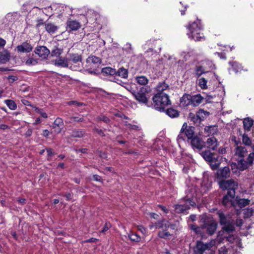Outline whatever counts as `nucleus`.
I'll use <instances>...</instances> for the list:
<instances>
[{"mask_svg": "<svg viewBox=\"0 0 254 254\" xmlns=\"http://www.w3.org/2000/svg\"><path fill=\"white\" fill-rule=\"evenodd\" d=\"M135 81L139 85H146L148 83V78L145 76H136L135 77Z\"/></svg>", "mask_w": 254, "mask_h": 254, "instance_id": "30", "label": "nucleus"}, {"mask_svg": "<svg viewBox=\"0 0 254 254\" xmlns=\"http://www.w3.org/2000/svg\"><path fill=\"white\" fill-rule=\"evenodd\" d=\"M250 202V200L248 199H239L238 200V204L239 206L242 208L248 205Z\"/></svg>", "mask_w": 254, "mask_h": 254, "instance_id": "42", "label": "nucleus"}, {"mask_svg": "<svg viewBox=\"0 0 254 254\" xmlns=\"http://www.w3.org/2000/svg\"><path fill=\"white\" fill-rule=\"evenodd\" d=\"M215 241L214 240H211L209 242L206 243L207 245L208 250H210L213 246L215 244Z\"/></svg>", "mask_w": 254, "mask_h": 254, "instance_id": "58", "label": "nucleus"}, {"mask_svg": "<svg viewBox=\"0 0 254 254\" xmlns=\"http://www.w3.org/2000/svg\"><path fill=\"white\" fill-rule=\"evenodd\" d=\"M203 100V98L199 94L191 96V105L197 106L202 103Z\"/></svg>", "mask_w": 254, "mask_h": 254, "instance_id": "24", "label": "nucleus"}, {"mask_svg": "<svg viewBox=\"0 0 254 254\" xmlns=\"http://www.w3.org/2000/svg\"><path fill=\"white\" fill-rule=\"evenodd\" d=\"M111 227V224L109 222H106L105 224V225H104L103 229L101 230V232L103 233H105L107 230H108Z\"/></svg>", "mask_w": 254, "mask_h": 254, "instance_id": "52", "label": "nucleus"}, {"mask_svg": "<svg viewBox=\"0 0 254 254\" xmlns=\"http://www.w3.org/2000/svg\"><path fill=\"white\" fill-rule=\"evenodd\" d=\"M209 115V112L204 111L202 109H199L196 114L190 113L189 114L188 118L190 120L193 122L194 124L198 125L200 122Z\"/></svg>", "mask_w": 254, "mask_h": 254, "instance_id": "8", "label": "nucleus"}, {"mask_svg": "<svg viewBox=\"0 0 254 254\" xmlns=\"http://www.w3.org/2000/svg\"><path fill=\"white\" fill-rule=\"evenodd\" d=\"M169 86L167 84L165 83L164 82H160L157 86H156V93H162L165 94L164 92V91L166 90L167 88H168Z\"/></svg>", "mask_w": 254, "mask_h": 254, "instance_id": "31", "label": "nucleus"}, {"mask_svg": "<svg viewBox=\"0 0 254 254\" xmlns=\"http://www.w3.org/2000/svg\"><path fill=\"white\" fill-rule=\"evenodd\" d=\"M150 88L147 86L140 87L137 91L133 90L131 92L135 100L139 103L147 105L149 98L147 97V94L150 93Z\"/></svg>", "mask_w": 254, "mask_h": 254, "instance_id": "5", "label": "nucleus"}, {"mask_svg": "<svg viewBox=\"0 0 254 254\" xmlns=\"http://www.w3.org/2000/svg\"><path fill=\"white\" fill-rule=\"evenodd\" d=\"M235 154L241 158H243L247 154V150L245 147L237 146Z\"/></svg>", "mask_w": 254, "mask_h": 254, "instance_id": "33", "label": "nucleus"}, {"mask_svg": "<svg viewBox=\"0 0 254 254\" xmlns=\"http://www.w3.org/2000/svg\"><path fill=\"white\" fill-rule=\"evenodd\" d=\"M54 64L55 65L58 66H61L63 67H69L72 70H77L79 69V67L76 66H69V64L68 63L67 58L60 57L58 59L54 61Z\"/></svg>", "mask_w": 254, "mask_h": 254, "instance_id": "11", "label": "nucleus"}, {"mask_svg": "<svg viewBox=\"0 0 254 254\" xmlns=\"http://www.w3.org/2000/svg\"><path fill=\"white\" fill-rule=\"evenodd\" d=\"M201 155L205 161L208 162L209 161L212 160V157L215 156L216 155L214 153H212L210 149H208L202 151L201 153Z\"/></svg>", "mask_w": 254, "mask_h": 254, "instance_id": "27", "label": "nucleus"}, {"mask_svg": "<svg viewBox=\"0 0 254 254\" xmlns=\"http://www.w3.org/2000/svg\"><path fill=\"white\" fill-rule=\"evenodd\" d=\"M94 131L97 132L98 134H99L101 136H105V134L104 131L101 129L97 128H94L93 129Z\"/></svg>", "mask_w": 254, "mask_h": 254, "instance_id": "57", "label": "nucleus"}, {"mask_svg": "<svg viewBox=\"0 0 254 254\" xmlns=\"http://www.w3.org/2000/svg\"><path fill=\"white\" fill-rule=\"evenodd\" d=\"M45 29L49 33H54L58 30V27L52 23H47L45 24Z\"/></svg>", "mask_w": 254, "mask_h": 254, "instance_id": "36", "label": "nucleus"}, {"mask_svg": "<svg viewBox=\"0 0 254 254\" xmlns=\"http://www.w3.org/2000/svg\"><path fill=\"white\" fill-rule=\"evenodd\" d=\"M196 193L195 190L191 188L187 192L186 195L182 200V203L175 205V211L177 213H184L190 208V206L195 205Z\"/></svg>", "mask_w": 254, "mask_h": 254, "instance_id": "1", "label": "nucleus"}, {"mask_svg": "<svg viewBox=\"0 0 254 254\" xmlns=\"http://www.w3.org/2000/svg\"><path fill=\"white\" fill-rule=\"evenodd\" d=\"M68 63L72 62L74 64H78L81 63L82 61V57L81 55L77 54H70L69 58H67Z\"/></svg>", "mask_w": 254, "mask_h": 254, "instance_id": "23", "label": "nucleus"}, {"mask_svg": "<svg viewBox=\"0 0 254 254\" xmlns=\"http://www.w3.org/2000/svg\"><path fill=\"white\" fill-rule=\"evenodd\" d=\"M242 141L243 143L247 146H250L252 145V141L248 136L245 133L242 135Z\"/></svg>", "mask_w": 254, "mask_h": 254, "instance_id": "43", "label": "nucleus"}, {"mask_svg": "<svg viewBox=\"0 0 254 254\" xmlns=\"http://www.w3.org/2000/svg\"><path fill=\"white\" fill-rule=\"evenodd\" d=\"M226 240L231 243H233L235 240V237L233 235H229L226 237Z\"/></svg>", "mask_w": 254, "mask_h": 254, "instance_id": "61", "label": "nucleus"}, {"mask_svg": "<svg viewBox=\"0 0 254 254\" xmlns=\"http://www.w3.org/2000/svg\"><path fill=\"white\" fill-rule=\"evenodd\" d=\"M231 174L230 169L229 166H225L217 170L216 173V177L219 181L224 180L230 177Z\"/></svg>", "mask_w": 254, "mask_h": 254, "instance_id": "10", "label": "nucleus"}, {"mask_svg": "<svg viewBox=\"0 0 254 254\" xmlns=\"http://www.w3.org/2000/svg\"><path fill=\"white\" fill-rule=\"evenodd\" d=\"M206 243L204 244L201 241H197L196 245V250L199 254H202L205 251L208 250Z\"/></svg>", "mask_w": 254, "mask_h": 254, "instance_id": "26", "label": "nucleus"}, {"mask_svg": "<svg viewBox=\"0 0 254 254\" xmlns=\"http://www.w3.org/2000/svg\"><path fill=\"white\" fill-rule=\"evenodd\" d=\"M17 51L20 53H29L32 51L33 47L27 42H23L16 47Z\"/></svg>", "mask_w": 254, "mask_h": 254, "instance_id": "15", "label": "nucleus"}, {"mask_svg": "<svg viewBox=\"0 0 254 254\" xmlns=\"http://www.w3.org/2000/svg\"><path fill=\"white\" fill-rule=\"evenodd\" d=\"M194 136V127L188 126L186 123H184L178 136V139L185 140L186 137L188 139H191Z\"/></svg>", "mask_w": 254, "mask_h": 254, "instance_id": "6", "label": "nucleus"}, {"mask_svg": "<svg viewBox=\"0 0 254 254\" xmlns=\"http://www.w3.org/2000/svg\"><path fill=\"white\" fill-rule=\"evenodd\" d=\"M168 221L166 220L160 221L155 224L156 228L167 229V224Z\"/></svg>", "mask_w": 254, "mask_h": 254, "instance_id": "40", "label": "nucleus"}, {"mask_svg": "<svg viewBox=\"0 0 254 254\" xmlns=\"http://www.w3.org/2000/svg\"><path fill=\"white\" fill-rule=\"evenodd\" d=\"M85 132L82 130L73 129L70 134L71 137L81 138L84 136Z\"/></svg>", "mask_w": 254, "mask_h": 254, "instance_id": "35", "label": "nucleus"}, {"mask_svg": "<svg viewBox=\"0 0 254 254\" xmlns=\"http://www.w3.org/2000/svg\"><path fill=\"white\" fill-rule=\"evenodd\" d=\"M205 142V145L210 150H216L219 145V142L214 136L208 138Z\"/></svg>", "mask_w": 254, "mask_h": 254, "instance_id": "16", "label": "nucleus"}, {"mask_svg": "<svg viewBox=\"0 0 254 254\" xmlns=\"http://www.w3.org/2000/svg\"><path fill=\"white\" fill-rule=\"evenodd\" d=\"M191 144L193 148H195L199 150L205 146V142L197 136H195L191 139Z\"/></svg>", "mask_w": 254, "mask_h": 254, "instance_id": "14", "label": "nucleus"}, {"mask_svg": "<svg viewBox=\"0 0 254 254\" xmlns=\"http://www.w3.org/2000/svg\"><path fill=\"white\" fill-rule=\"evenodd\" d=\"M216 127L215 126H206L204 127V130L205 133L207 135H209L210 134L212 133V130L215 128Z\"/></svg>", "mask_w": 254, "mask_h": 254, "instance_id": "49", "label": "nucleus"}, {"mask_svg": "<svg viewBox=\"0 0 254 254\" xmlns=\"http://www.w3.org/2000/svg\"><path fill=\"white\" fill-rule=\"evenodd\" d=\"M38 63V60L33 58H29L26 62V64L28 65H36Z\"/></svg>", "mask_w": 254, "mask_h": 254, "instance_id": "50", "label": "nucleus"}, {"mask_svg": "<svg viewBox=\"0 0 254 254\" xmlns=\"http://www.w3.org/2000/svg\"><path fill=\"white\" fill-rule=\"evenodd\" d=\"M128 238L131 241L135 242H139L141 241V237L138 234L132 232L128 234Z\"/></svg>", "mask_w": 254, "mask_h": 254, "instance_id": "39", "label": "nucleus"}, {"mask_svg": "<svg viewBox=\"0 0 254 254\" xmlns=\"http://www.w3.org/2000/svg\"><path fill=\"white\" fill-rule=\"evenodd\" d=\"M219 185L223 190H227V192H229L232 196L235 195V190L238 187V184L233 180L219 181Z\"/></svg>", "mask_w": 254, "mask_h": 254, "instance_id": "7", "label": "nucleus"}, {"mask_svg": "<svg viewBox=\"0 0 254 254\" xmlns=\"http://www.w3.org/2000/svg\"><path fill=\"white\" fill-rule=\"evenodd\" d=\"M212 160L209 161L208 162L209 163V165L212 170H216L220 166L221 162V159L217 155H215L212 157Z\"/></svg>", "mask_w": 254, "mask_h": 254, "instance_id": "18", "label": "nucleus"}, {"mask_svg": "<svg viewBox=\"0 0 254 254\" xmlns=\"http://www.w3.org/2000/svg\"><path fill=\"white\" fill-rule=\"evenodd\" d=\"M254 121L250 118L244 119L243 121L244 128L246 131H249L253 125Z\"/></svg>", "mask_w": 254, "mask_h": 254, "instance_id": "29", "label": "nucleus"}, {"mask_svg": "<svg viewBox=\"0 0 254 254\" xmlns=\"http://www.w3.org/2000/svg\"><path fill=\"white\" fill-rule=\"evenodd\" d=\"M217 223L213 219H207L204 221L202 228L205 229L209 235H212L216 230Z\"/></svg>", "mask_w": 254, "mask_h": 254, "instance_id": "9", "label": "nucleus"}, {"mask_svg": "<svg viewBox=\"0 0 254 254\" xmlns=\"http://www.w3.org/2000/svg\"><path fill=\"white\" fill-rule=\"evenodd\" d=\"M63 50L62 48H59L58 47H55L51 52V56L53 57L58 58L60 57V55L63 53Z\"/></svg>", "mask_w": 254, "mask_h": 254, "instance_id": "37", "label": "nucleus"}, {"mask_svg": "<svg viewBox=\"0 0 254 254\" xmlns=\"http://www.w3.org/2000/svg\"><path fill=\"white\" fill-rule=\"evenodd\" d=\"M81 27L80 23L75 20H68L66 22V28L69 31L77 30Z\"/></svg>", "mask_w": 254, "mask_h": 254, "instance_id": "21", "label": "nucleus"}, {"mask_svg": "<svg viewBox=\"0 0 254 254\" xmlns=\"http://www.w3.org/2000/svg\"><path fill=\"white\" fill-rule=\"evenodd\" d=\"M67 104L69 105H75L77 106H80L82 105V104L81 103L78 102L77 101H71L68 102L67 103Z\"/></svg>", "mask_w": 254, "mask_h": 254, "instance_id": "62", "label": "nucleus"}, {"mask_svg": "<svg viewBox=\"0 0 254 254\" xmlns=\"http://www.w3.org/2000/svg\"><path fill=\"white\" fill-rule=\"evenodd\" d=\"M87 61H91V62L94 64H100L101 63V60L100 58L94 56H91L89 57L87 59Z\"/></svg>", "mask_w": 254, "mask_h": 254, "instance_id": "41", "label": "nucleus"}, {"mask_svg": "<svg viewBox=\"0 0 254 254\" xmlns=\"http://www.w3.org/2000/svg\"><path fill=\"white\" fill-rule=\"evenodd\" d=\"M252 152L249 155V160L250 162H254V145L252 146Z\"/></svg>", "mask_w": 254, "mask_h": 254, "instance_id": "53", "label": "nucleus"}, {"mask_svg": "<svg viewBox=\"0 0 254 254\" xmlns=\"http://www.w3.org/2000/svg\"><path fill=\"white\" fill-rule=\"evenodd\" d=\"M128 72L127 69L124 68V67L119 68L118 70H116L115 79L117 80V81L115 82L120 85H122V83H123V82L117 77H120L124 79H127L128 77Z\"/></svg>", "mask_w": 254, "mask_h": 254, "instance_id": "12", "label": "nucleus"}, {"mask_svg": "<svg viewBox=\"0 0 254 254\" xmlns=\"http://www.w3.org/2000/svg\"><path fill=\"white\" fill-rule=\"evenodd\" d=\"M48 156H52L55 154V153L53 151V149L51 148H47L46 149Z\"/></svg>", "mask_w": 254, "mask_h": 254, "instance_id": "60", "label": "nucleus"}, {"mask_svg": "<svg viewBox=\"0 0 254 254\" xmlns=\"http://www.w3.org/2000/svg\"><path fill=\"white\" fill-rule=\"evenodd\" d=\"M166 114L172 118H177L179 116V112L178 110L170 108L166 110Z\"/></svg>", "mask_w": 254, "mask_h": 254, "instance_id": "34", "label": "nucleus"}, {"mask_svg": "<svg viewBox=\"0 0 254 254\" xmlns=\"http://www.w3.org/2000/svg\"><path fill=\"white\" fill-rule=\"evenodd\" d=\"M167 229H164L162 231L158 232V236L162 239H167L169 236H171L169 232L167 231Z\"/></svg>", "mask_w": 254, "mask_h": 254, "instance_id": "44", "label": "nucleus"}, {"mask_svg": "<svg viewBox=\"0 0 254 254\" xmlns=\"http://www.w3.org/2000/svg\"><path fill=\"white\" fill-rule=\"evenodd\" d=\"M235 195H231L229 192L223 197L222 204L226 207H230L234 205V199Z\"/></svg>", "mask_w": 254, "mask_h": 254, "instance_id": "17", "label": "nucleus"}, {"mask_svg": "<svg viewBox=\"0 0 254 254\" xmlns=\"http://www.w3.org/2000/svg\"><path fill=\"white\" fill-rule=\"evenodd\" d=\"M10 53L7 50H4L0 53V63L5 64L10 59Z\"/></svg>", "mask_w": 254, "mask_h": 254, "instance_id": "25", "label": "nucleus"}, {"mask_svg": "<svg viewBox=\"0 0 254 254\" xmlns=\"http://www.w3.org/2000/svg\"><path fill=\"white\" fill-rule=\"evenodd\" d=\"M249 160V156H248L247 160L243 158L240 159L238 162V167L242 171L245 170L249 165H252L254 163L250 162Z\"/></svg>", "mask_w": 254, "mask_h": 254, "instance_id": "20", "label": "nucleus"}, {"mask_svg": "<svg viewBox=\"0 0 254 254\" xmlns=\"http://www.w3.org/2000/svg\"><path fill=\"white\" fill-rule=\"evenodd\" d=\"M219 254H227L228 250L225 247H221L218 250Z\"/></svg>", "mask_w": 254, "mask_h": 254, "instance_id": "55", "label": "nucleus"}, {"mask_svg": "<svg viewBox=\"0 0 254 254\" xmlns=\"http://www.w3.org/2000/svg\"><path fill=\"white\" fill-rule=\"evenodd\" d=\"M93 180L97 182H102V179L101 176L98 175H93Z\"/></svg>", "mask_w": 254, "mask_h": 254, "instance_id": "63", "label": "nucleus"}, {"mask_svg": "<svg viewBox=\"0 0 254 254\" xmlns=\"http://www.w3.org/2000/svg\"><path fill=\"white\" fill-rule=\"evenodd\" d=\"M64 123L62 119L61 118H57L54 122L53 128L55 129V131L56 133H60L63 127Z\"/></svg>", "mask_w": 254, "mask_h": 254, "instance_id": "22", "label": "nucleus"}, {"mask_svg": "<svg viewBox=\"0 0 254 254\" xmlns=\"http://www.w3.org/2000/svg\"><path fill=\"white\" fill-rule=\"evenodd\" d=\"M191 95L185 94L180 99V106L183 107L191 105Z\"/></svg>", "mask_w": 254, "mask_h": 254, "instance_id": "19", "label": "nucleus"}, {"mask_svg": "<svg viewBox=\"0 0 254 254\" xmlns=\"http://www.w3.org/2000/svg\"><path fill=\"white\" fill-rule=\"evenodd\" d=\"M170 228L172 230H176L177 229V226L175 224H170L169 222L168 221L167 224V229Z\"/></svg>", "mask_w": 254, "mask_h": 254, "instance_id": "59", "label": "nucleus"}, {"mask_svg": "<svg viewBox=\"0 0 254 254\" xmlns=\"http://www.w3.org/2000/svg\"><path fill=\"white\" fill-rule=\"evenodd\" d=\"M217 215L219 218L220 224L223 226L222 229L224 232L230 233L235 231L234 220L229 215L225 214L221 210L217 212Z\"/></svg>", "mask_w": 254, "mask_h": 254, "instance_id": "2", "label": "nucleus"}, {"mask_svg": "<svg viewBox=\"0 0 254 254\" xmlns=\"http://www.w3.org/2000/svg\"><path fill=\"white\" fill-rule=\"evenodd\" d=\"M4 102L9 108V109L11 110H15L16 109L17 105L13 100L7 99L5 100Z\"/></svg>", "mask_w": 254, "mask_h": 254, "instance_id": "38", "label": "nucleus"}, {"mask_svg": "<svg viewBox=\"0 0 254 254\" xmlns=\"http://www.w3.org/2000/svg\"><path fill=\"white\" fill-rule=\"evenodd\" d=\"M36 28H39L41 25L44 24L43 20L41 18L37 20Z\"/></svg>", "mask_w": 254, "mask_h": 254, "instance_id": "64", "label": "nucleus"}, {"mask_svg": "<svg viewBox=\"0 0 254 254\" xmlns=\"http://www.w3.org/2000/svg\"><path fill=\"white\" fill-rule=\"evenodd\" d=\"M188 28L190 31V33L188 34L189 38L196 41L204 39L203 33L200 32L202 26L199 21H194L189 26Z\"/></svg>", "mask_w": 254, "mask_h": 254, "instance_id": "4", "label": "nucleus"}, {"mask_svg": "<svg viewBox=\"0 0 254 254\" xmlns=\"http://www.w3.org/2000/svg\"><path fill=\"white\" fill-rule=\"evenodd\" d=\"M232 65L233 69L236 71V72H237L241 68V65H239L236 62L233 63Z\"/></svg>", "mask_w": 254, "mask_h": 254, "instance_id": "56", "label": "nucleus"}, {"mask_svg": "<svg viewBox=\"0 0 254 254\" xmlns=\"http://www.w3.org/2000/svg\"><path fill=\"white\" fill-rule=\"evenodd\" d=\"M191 229L193 230L196 234H199L201 233L202 226L198 227L196 225H191L190 226Z\"/></svg>", "mask_w": 254, "mask_h": 254, "instance_id": "47", "label": "nucleus"}, {"mask_svg": "<svg viewBox=\"0 0 254 254\" xmlns=\"http://www.w3.org/2000/svg\"><path fill=\"white\" fill-rule=\"evenodd\" d=\"M35 53L38 55L39 57L46 59L50 54V50L44 46H39L35 48Z\"/></svg>", "mask_w": 254, "mask_h": 254, "instance_id": "13", "label": "nucleus"}, {"mask_svg": "<svg viewBox=\"0 0 254 254\" xmlns=\"http://www.w3.org/2000/svg\"><path fill=\"white\" fill-rule=\"evenodd\" d=\"M102 72L107 75H110L114 76V78H115V73H116V69L115 68H113L111 67H106L102 68Z\"/></svg>", "mask_w": 254, "mask_h": 254, "instance_id": "32", "label": "nucleus"}, {"mask_svg": "<svg viewBox=\"0 0 254 254\" xmlns=\"http://www.w3.org/2000/svg\"><path fill=\"white\" fill-rule=\"evenodd\" d=\"M7 79L9 83H13V82L16 81L18 79V77L17 76L14 75H9L7 77Z\"/></svg>", "mask_w": 254, "mask_h": 254, "instance_id": "54", "label": "nucleus"}, {"mask_svg": "<svg viewBox=\"0 0 254 254\" xmlns=\"http://www.w3.org/2000/svg\"><path fill=\"white\" fill-rule=\"evenodd\" d=\"M205 72V70L201 66H197L195 69V75L197 77L200 76L202 74Z\"/></svg>", "mask_w": 254, "mask_h": 254, "instance_id": "46", "label": "nucleus"}, {"mask_svg": "<svg viewBox=\"0 0 254 254\" xmlns=\"http://www.w3.org/2000/svg\"><path fill=\"white\" fill-rule=\"evenodd\" d=\"M126 126H127L130 129L136 130H140V127L137 125H132L131 124L126 123Z\"/></svg>", "mask_w": 254, "mask_h": 254, "instance_id": "51", "label": "nucleus"}, {"mask_svg": "<svg viewBox=\"0 0 254 254\" xmlns=\"http://www.w3.org/2000/svg\"><path fill=\"white\" fill-rule=\"evenodd\" d=\"M152 100L154 108L159 111H164L165 106L171 104L169 97L167 94L156 93Z\"/></svg>", "mask_w": 254, "mask_h": 254, "instance_id": "3", "label": "nucleus"}, {"mask_svg": "<svg viewBox=\"0 0 254 254\" xmlns=\"http://www.w3.org/2000/svg\"><path fill=\"white\" fill-rule=\"evenodd\" d=\"M84 121L83 116L80 115H79L77 116H71L69 117L67 121H65V123H73V122H82Z\"/></svg>", "mask_w": 254, "mask_h": 254, "instance_id": "28", "label": "nucleus"}, {"mask_svg": "<svg viewBox=\"0 0 254 254\" xmlns=\"http://www.w3.org/2000/svg\"><path fill=\"white\" fill-rule=\"evenodd\" d=\"M97 121H103L105 123H109L110 121V120L108 117L104 115H101L97 118Z\"/></svg>", "mask_w": 254, "mask_h": 254, "instance_id": "48", "label": "nucleus"}, {"mask_svg": "<svg viewBox=\"0 0 254 254\" xmlns=\"http://www.w3.org/2000/svg\"><path fill=\"white\" fill-rule=\"evenodd\" d=\"M199 86L200 87L201 89H206L207 88V81L204 78L201 77L198 79Z\"/></svg>", "mask_w": 254, "mask_h": 254, "instance_id": "45", "label": "nucleus"}]
</instances>
